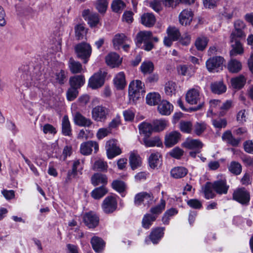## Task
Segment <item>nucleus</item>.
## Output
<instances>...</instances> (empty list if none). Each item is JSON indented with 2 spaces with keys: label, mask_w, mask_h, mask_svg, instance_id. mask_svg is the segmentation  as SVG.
<instances>
[{
  "label": "nucleus",
  "mask_w": 253,
  "mask_h": 253,
  "mask_svg": "<svg viewBox=\"0 0 253 253\" xmlns=\"http://www.w3.org/2000/svg\"><path fill=\"white\" fill-rule=\"evenodd\" d=\"M229 170L235 175H239L242 172V166L240 163L235 161H232L228 166Z\"/></svg>",
  "instance_id": "nucleus-50"
},
{
  "label": "nucleus",
  "mask_w": 253,
  "mask_h": 253,
  "mask_svg": "<svg viewBox=\"0 0 253 253\" xmlns=\"http://www.w3.org/2000/svg\"><path fill=\"white\" fill-rule=\"evenodd\" d=\"M213 183L208 182L203 187L202 190L204 194V197L206 199H213L215 196V194L213 191Z\"/></svg>",
  "instance_id": "nucleus-27"
},
{
  "label": "nucleus",
  "mask_w": 253,
  "mask_h": 253,
  "mask_svg": "<svg viewBox=\"0 0 253 253\" xmlns=\"http://www.w3.org/2000/svg\"><path fill=\"white\" fill-rule=\"evenodd\" d=\"M112 186L114 189L121 193L125 189V184L124 182L120 180H114L112 183Z\"/></svg>",
  "instance_id": "nucleus-60"
},
{
  "label": "nucleus",
  "mask_w": 253,
  "mask_h": 253,
  "mask_svg": "<svg viewBox=\"0 0 253 253\" xmlns=\"http://www.w3.org/2000/svg\"><path fill=\"white\" fill-rule=\"evenodd\" d=\"M233 199L242 205H248L250 201V194L244 188H238L233 194Z\"/></svg>",
  "instance_id": "nucleus-6"
},
{
  "label": "nucleus",
  "mask_w": 253,
  "mask_h": 253,
  "mask_svg": "<svg viewBox=\"0 0 253 253\" xmlns=\"http://www.w3.org/2000/svg\"><path fill=\"white\" fill-rule=\"evenodd\" d=\"M246 82V80L243 75H240L231 80L232 86L233 88L236 89H239L242 88L244 86Z\"/></svg>",
  "instance_id": "nucleus-33"
},
{
  "label": "nucleus",
  "mask_w": 253,
  "mask_h": 253,
  "mask_svg": "<svg viewBox=\"0 0 253 253\" xmlns=\"http://www.w3.org/2000/svg\"><path fill=\"white\" fill-rule=\"evenodd\" d=\"M83 218L84 224L89 228H95L99 223V217L91 211L85 213Z\"/></svg>",
  "instance_id": "nucleus-13"
},
{
  "label": "nucleus",
  "mask_w": 253,
  "mask_h": 253,
  "mask_svg": "<svg viewBox=\"0 0 253 253\" xmlns=\"http://www.w3.org/2000/svg\"><path fill=\"white\" fill-rule=\"evenodd\" d=\"M181 137L180 133L177 131H173L165 136V144L167 147H170L176 144Z\"/></svg>",
  "instance_id": "nucleus-15"
},
{
  "label": "nucleus",
  "mask_w": 253,
  "mask_h": 253,
  "mask_svg": "<svg viewBox=\"0 0 253 253\" xmlns=\"http://www.w3.org/2000/svg\"><path fill=\"white\" fill-rule=\"evenodd\" d=\"M224 60V58L221 56L209 58L206 63L208 70L211 72H217L219 69H221Z\"/></svg>",
  "instance_id": "nucleus-10"
},
{
  "label": "nucleus",
  "mask_w": 253,
  "mask_h": 253,
  "mask_svg": "<svg viewBox=\"0 0 253 253\" xmlns=\"http://www.w3.org/2000/svg\"><path fill=\"white\" fill-rule=\"evenodd\" d=\"M211 91L216 94H220L226 90V86L222 81L216 82L211 84Z\"/></svg>",
  "instance_id": "nucleus-36"
},
{
  "label": "nucleus",
  "mask_w": 253,
  "mask_h": 253,
  "mask_svg": "<svg viewBox=\"0 0 253 253\" xmlns=\"http://www.w3.org/2000/svg\"><path fill=\"white\" fill-rule=\"evenodd\" d=\"M213 126L217 128H222L226 127L227 121L224 119H214L212 121Z\"/></svg>",
  "instance_id": "nucleus-62"
},
{
  "label": "nucleus",
  "mask_w": 253,
  "mask_h": 253,
  "mask_svg": "<svg viewBox=\"0 0 253 253\" xmlns=\"http://www.w3.org/2000/svg\"><path fill=\"white\" fill-rule=\"evenodd\" d=\"M76 52L79 58L84 60V63H86L91 53V47L86 43L83 42L76 45Z\"/></svg>",
  "instance_id": "nucleus-7"
},
{
  "label": "nucleus",
  "mask_w": 253,
  "mask_h": 253,
  "mask_svg": "<svg viewBox=\"0 0 253 253\" xmlns=\"http://www.w3.org/2000/svg\"><path fill=\"white\" fill-rule=\"evenodd\" d=\"M140 133L145 135L146 137H149L154 131L152 124L143 122L139 125Z\"/></svg>",
  "instance_id": "nucleus-34"
},
{
  "label": "nucleus",
  "mask_w": 253,
  "mask_h": 253,
  "mask_svg": "<svg viewBox=\"0 0 253 253\" xmlns=\"http://www.w3.org/2000/svg\"><path fill=\"white\" fill-rule=\"evenodd\" d=\"M141 160L140 156L134 152H131L129 157V164L132 169L140 166Z\"/></svg>",
  "instance_id": "nucleus-41"
},
{
  "label": "nucleus",
  "mask_w": 253,
  "mask_h": 253,
  "mask_svg": "<svg viewBox=\"0 0 253 253\" xmlns=\"http://www.w3.org/2000/svg\"><path fill=\"white\" fill-rule=\"evenodd\" d=\"M149 6L156 12H159L162 9L161 1L160 0H153L149 2Z\"/></svg>",
  "instance_id": "nucleus-63"
},
{
  "label": "nucleus",
  "mask_w": 253,
  "mask_h": 253,
  "mask_svg": "<svg viewBox=\"0 0 253 253\" xmlns=\"http://www.w3.org/2000/svg\"><path fill=\"white\" fill-rule=\"evenodd\" d=\"M183 153V150L177 147L174 148L169 152L170 156L176 159H180Z\"/></svg>",
  "instance_id": "nucleus-61"
},
{
  "label": "nucleus",
  "mask_w": 253,
  "mask_h": 253,
  "mask_svg": "<svg viewBox=\"0 0 253 253\" xmlns=\"http://www.w3.org/2000/svg\"><path fill=\"white\" fill-rule=\"evenodd\" d=\"M72 162V169L68 171L67 177L65 179L66 183L70 182L73 178H75L77 176L78 173L80 174L82 173L84 160L76 159L73 160Z\"/></svg>",
  "instance_id": "nucleus-5"
},
{
  "label": "nucleus",
  "mask_w": 253,
  "mask_h": 253,
  "mask_svg": "<svg viewBox=\"0 0 253 253\" xmlns=\"http://www.w3.org/2000/svg\"><path fill=\"white\" fill-rule=\"evenodd\" d=\"M143 144L147 147H152L154 146L160 147L162 145V142L160 138L155 136L150 138L145 137L143 138Z\"/></svg>",
  "instance_id": "nucleus-29"
},
{
  "label": "nucleus",
  "mask_w": 253,
  "mask_h": 253,
  "mask_svg": "<svg viewBox=\"0 0 253 253\" xmlns=\"http://www.w3.org/2000/svg\"><path fill=\"white\" fill-rule=\"evenodd\" d=\"M208 42V40L206 37H202L198 38L195 42V46L199 50H203Z\"/></svg>",
  "instance_id": "nucleus-55"
},
{
  "label": "nucleus",
  "mask_w": 253,
  "mask_h": 253,
  "mask_svg": "<svg viewBox=\"0 0 253 253\" xmlns=\"http://www.w3.org/2000/svg\"><path fill=\"white\" fill-rule=\"evenodd\" d=\"M145 92L144 84L141 81H133L129 84L128 96L130 101L135 103Z\"/></svg>",
  "instance_id": "nucleus-1"
},
{
  "label": "nucleus",
  "mask_w": 253,
  "mask_h": 253,
  "mask_svg": "<svg viewBox=\"0 0 253 253\" xmlns=\"http://www.w3.org/2000/svg\"><path fill=\"white\" fill-rule=\"evenodd\" d=\"M55 80L60 84H64L67 81L66 73L65 71L61 70L58 73H56Z\"/></svg>",
  "instance_id": "nucleus-59"
},
{
  "label": "nucleus",
  "mask_w": 253,
  "mask_h": 253,
  "mask_svg": "<svg viewBox=\"0 0 253 253\" xmlns=\"http://www.w3.org/2000/svg\"><path fill=\"white\" fill-rule=\"evenodd\" d=\"M86 21L91 27H95L99 23V15L96 13H92Z\"/></svg>",
  "instance_id": "nucleus-56"
},
{
  "label": "nucleus",
  "mask_w": 253,
  "mask_h": 253,
  "mask_svg": "<svg viewBox=\"0 0 253 253\" xmlns=\"http://www.w3.org/2000/svg\"><path fill=\"white\" fill-rule=\"evenodd\" d=\"M109 113V109L102 106H97L92 110V118L95 121L103 122L106 119Z\"/></svg>",
  "instance_id": "nucleus-9"
},
{
  "label": "nucleus",
  "mask_w": 253,
  "mask_h": 253,
  "mask_svg": "<svg viewBox=\"0 0 253 253\" xmlns=\"http://www.w3.org/2000/svg\"><path fill=\"white\" fill-rule=\"evenodd\" d=\"M228 69L232 73H237L242 69L241 63L236 59H231L228 64Z\"/></svg>",
  "instance_id": "nucleus-45"
},
{
  "label": "nucleus",
  "mask_w": 253,
  "mask_h": 253,
  "mask_svg": "<svg viewBox=\"0 0 253 253\" xmlns=\"http://www.w3.org/2000/svg\"><path fill=\"white\" fill-rule=\"evenodd\" d=\"M92 148L94 149V152L96 153L99 149L98 143L94 141H88L82 143L80 145V152L84 155L87 156L91 154Z\"/></svg>",
  "instance_id": "nucleus-12"
},
{
  "label": "nucleus",
  "mask_w": 253,
  "mask_h": 253,
  "mask_svg": "<svg viewBox=\"0 0 253 253\" xmlns=\"http://www.w3.org/2000/svg\"><path fill=\"white\" fill-rule=\"evenodd\" d=\"M105 60L107 65L111 67L118 66L122 62V60L120 58L119 55L114 52L109 53L106 56Z\"/></svg>",
  "instance_id": "nucleus-21"
},
{
  "label": "nucleus",
  "mask_w": 253,
  "mask_h": 253,
  "mask_svg": "<svg viewBox=\"0 0 253 253\" xmlns=\"http://www.w3.org/2000/svg\"><path fill=\"white\" fill-rule=\"evenodd\" d=\"M114 82L118 89H123L126 85L125 76L124 72L118 73L114 79Z\"/></svg>",
  "instance_id": "nucleus-37"
},
{
  "label": "nucleus",
  "mask_w": 253,
  "mask_h": 253,
  "mask_svg": "<svg viewBox=\"0 0 253 253\" xmlns=\"http://www.w3.org/2000/svg\"><path fill=\"white\" fill-rule=\"evenodd\" d=\"M149 165L152 169H155L162 165V158L159 152L152 153L149 157Z\"/></svg>",
  "instance_id": "nucleus-18"
},
{
  "label": "nucleus",
  "mask_w": 253,
  "mask_h": 253,
  "mask_svg": "<svg viewBox=\"0 0 253 253\" xmlns=\"http://www.w3.org/2000/svg\"><path fill=\"white\" fill-rule=\"evenodd\" d=\"M74 123L80 126L88 127L92 124L90 119L86 118L80 112H76L74 115Z\"/></svg>",
  "instance_id": "nucleus-17"
},
{
  "label": "nucleus",
  "mask_w": 253,
  "mask_h": 253,
  "mask_svg": "<svg viewBox=\"0 0 253 253\" xmlns=\"http://www.w3.org/2000/svg\"><path fill=\"white\" fill-rule=\"evenodd\" d=\"M161 100L160 95L157 92H151L148 93L146 97L147 104L151 106L157 105Z\"/></svg>",
  "instance_id": "nucleus-35"
},
{
  "label": "nucleus",
  "mask_w": 253,
  "mask_h": 253,
  "mask_svg": "<svg viewBox=\"0 0 253 253\" xmlns=\"http://www.w3.org/2000/svg\"><path fill=\"white\" fill-rule=\"evenodd\" d=\"M179 128L181 131L190 133L193 129V126L190 121H181L179 124Z\"/></svg>",
  "instance_id": "nucleus-54"
},
{
  "label": "nucleus",
  "mask_w": 253,
  "mask_h": 253,
  "mask_svg": "<svg viewBox=\"0 0 253 253\" xmlns=\"http://www.w3.org/2000/svg\"><path fill=\"white\" fill-rule=\"evenodd\" d=\"M172 109L173 106L166 100H163L158 107V111L163 115H169Z\"/></svg>",
  "instance_id": "nucleus-24"
},
{
  "label": "nucleus",
  "mask_w": 253,
  "mask_h": 253,
  "mask_svg": "<svg viewBox=\"0 0 253 253\" xmlns=\"http://www.w3.org/2000/svg\"><path fill=\"white\" fill-rule=\"evenodd\" d=\"M177 87L175 83L169 81L166 83L165 85V93L168 96H172L176 94Z\"/></svg>",
  "instance_id": "nucleus-42"
},
{
  "label": "nucleus",
  "mask_w": 253,
  "mask_h": 253,
  "mask_svg": "<svg viewBox=\"0 0 253 253\" xmlns=\"http://www.w3.org/2000/svg\"><path fill=\"white\" fill-rule=\"evenodd\" d=\"M222 139L233 146H238L240 141V139L233 137L230 131L225 132L222 136Z\"/></svg>",
  "instance_id": "nucleus-31"
},
{
  "label": "nucleus",
  "mask_w": 253,
  "mask_h": 253,
  "mask_svg": "<svg viewBox=\"0 0 253 253\" xmlns=\"http://www.w3.org/2000/svg\"><path fill=\"white\" fill-rule=\"evenodd\" d=\"M75 36L78 40H83L87 33L84 24H79L75 27Z\"/></svg>",
  "instance_id": "nucleus-40"
},
{
  "label": "nucleus",
  "mask_w": 253,
  "mask_h": 253,
  "mask_svg": "<svg viewBox=\"0 0 253 253\" xmlns=\"http://www.w3.org/2000/svg\"><path fill=\"white\" fill-rule=\"evenodd\" d=\"M108 0H96L95 2V6L98 11L101 13H104L108 7Z\"/></svg>",
  "instance_id": "nucleus-47"
},
{
  "label": "nucleus",
  "mask_w": 253,
  "mask_h": 253,
  "mask_svg": "<svg viewBox=\"0 0 253 253\" xmlns=\"http://www.w3.org/2000/svg\"><path fill=\"white\" fill-rule=\"evenodd\" d=\"M92 248L97 253H102L105 246V243L103 240L97 236H94L90 241Z\"/></svg>",
  "instance_id": "nucleus-22"
},
{
  "label": "nucleus",
  "mask_w": 253,
  "mask_h": 253,
  "mask_svg": "<svg viewBox=\"0 0 253 253\" xmlns=\"http://www.w3.org/2000/svg\"><path fill=\"white\" fill-rule=\"evenodd\" d=\"M156 22V18L152 13H144L141 16V23L144 26L150 27L153 26Z\"/></svg>",
  "instance_id": "nucleus-32"
},
{
  "label": "nucleus",
  "mask_w": 253,
  "mask_h": 253,
  "mask_svg": "<svg viewBox=\"0 0 253 253\" xmlns=\"http://www.w3.org/2000/svg\"><path fill=\"white\" fill-rule=\"evenodd\" d=\"M164 227L153 229L150 235V239L153 244H157L164 235Z\"/></svg>",
  "instance_id": "nucleus-25"
},
{
  "label": "nucleus",
  "mask_w": 253,
  "mask_h": 253,
  "mask_svg": "<svg viewBox=\"0 0 253 253\" xmlns=\"http://www.w3.org/2000/svg\"><path fill=\"white\" fill-rule=\"evenodd\" d=\"M107 193L106 188L100 186L94 189L91 192L92 197L95 199H99L103 197Z\"/></svg>",
  "instance_id": "nucleus-51"
},
{
  "label": "nucleus",
  "mask_w": 253,
  "mask_h": 253,
  "mask_svg": "<svg viewBox=\"0 0 253 253\" xmlns=\"http://www.w3.org/2000/svg\"><path fill=\"white\" fill-rule=\"evenodd\" d=\"M153 35L150 31H140L137 34L136 40L138 43H143L142 48L146 51H150L154 47L152 42Z\"/></svg>",
  "instance_id": "nucleus-3"
},
{
  "label": "nucleus",
  "mask_w": 253,
  "mask_h": 253,
  "mask_svg": "<svg viewBox=\"0 0 253 253\" xmlns=\"http://www.w3.org/2000/svg\"><path fill=\"white\" fill-rule=\"evenodd\" d=\"M206 128V124L203 122H197L193 126V132L198 136L201 135Z\"/></svg>",
  "instance_id": "nucleus-48"
},
{
  "label": "nucleus",
  "mask_w": 253,
  "mask_h": 253,
  "mask_svg": "<svg viewBox=\"0 0 253 253\" xmlns=\"http://www.w3.org/2000/svg\"><path fill=\"white\" fill-rule=\"evenodd\" d=\"M230 42H232V49L230 51V54L231 56H235L237 54H241L244 52V49L240 42L238 39H235L232 41L230 39Z\"/></svg>",
  "instance_id": "nucleus-20"
},
{
  "label": "nucleus",
  "mask_w": 253,
  "mask_h": 253,
  "mask_svg": "<svg viewBox=\"0 0 253 253\" xmlns=\"http://www.w3.org/2000/svg\"><path fill=\"white\" fill-rule=\"evenodd\" d=\"M166 204V202L165 200L163 199H161L160 204L151 208L150 212L152 213V214L157 216V215L161 214L165 210Z\"/></svg>",
  "instance_id": "nucleus-44"
},
{
  "label": "nucleus",
  "mask_w": 253,
  "mask_h": 253,
  "mask_svg": "<svg viewBox=\"0 0 253 253\" xmlns=\"http://www.w3.org/2000/svg\"><path fill=\"white\" fill-rule=\"evenodd\" d=\"M85 83L84 77L83 75H76L70 77L69 84L71 86L80 88Z\"/></svg>",
  "instance_id": "nucleus-26"
},
{
  "label": "nucleus",
  "mask_w": 253,
  "mask_h": 253,
  "mask_svg": "<svg viewBox=\"0 0 253 253\" xmlns=\"http://www.w3.org/2000/svg\"><path fill=\"white\" fill-rule=\"evenodd\" d=\"M246 28L245 23L240 20H237L235 21L234 24V30L232 31L230 35V39L232 41L235 39L242 38L246 37L244 30Z\"/></svg>",
  "instance_id": "nucleus-8"
},
{
  "label": "nucleus",
  "mask_w": 253,
  "mask_h": 253,
  "mask_svg": "<svg viewBox=\"0 0 253 253\" xmlns=\"http://www.w3.org/2000/svg\"><path fill=\"white\" fill-rule=\"evenodd\" d=\"M213 190L218 194H226L228 192L229 186L227 184L225 178L216 180L213 183Z\"/></svg>",
  "instance_id": "nucleus-14"
},
{
  "label": "nucleus",
  "mask_w": 253,
  "mask_h": 253,
  "mask_svg": "<svg viewBox=\"0 0 253 253\" xmlns=\"http://www.w3.org/2000/svg\"><path fill=\"white\" fill-rule=\"evenodd\" d=\"M152 126L154 131L159 132L163 130L167 126V121L165 120H156L153 122Z\"/></svg>",
  "instance_id": "nucleus-46"
},
{
  "label": "nucleus",
  "mask_w": 253,
  "mask_h": 253,
  "mask_svg": "<svg viewBox=\"0 0 253 253\" xmlns=\"http://www.w3.org/2000/svg\"><path fill=\"white\" fill-rule=\"evenodd\" d=\"M128 41V39L124 34H116L113 40V43L115 48H119V46L127 42Z\"/></svg>",
  "instance_id": "nucleus-38"
},
{
  "label": "nucleus",
  "mask_w": 253,
  "mask_h": 253,
  "mask_svg": "<svg viewBox=\"0 0 253 253\" xmlns=\"http://www.w3.org/2000/svg\"><path fill=\"white\" fill-rule=\"evenodd\" d=\"M107 73L104 70H100L94 73L89 79L88 86L93 89L101 87L104 84L105 78Z\"/></svg>",
  "instance_id": "nucleus-4"
},
{
  "label": "nucleus",
  "mask_w": 253,
  "mask_h": 253,
  "mask_svg": "<svg viewBox=\"0 0 253 253\" xmlns=\"http://www.w3.org/2000/svg\"><path fill=\"white\" fill-rule=\"evenodd\" d=\"M68 64L69 68L73 74L80 73L83 70L82 64L73 58L69 59Z\"/></svg>",
  "instance_id": "nucleus-39"
},
{
  "label": "nucleus",
  "mask_w": 253,
  "mask_h": 253,
  "mask_svg": "<svg viewBox=\"0 0 253 253\" xmlns=\"http://www.w3.org/2000/svg\"><path fill=\"white\" fill-rule=\"evenodd\" d=\"M126 5L122 0H114L111 4L112 10L115 12H120L125 8Z\"/></svg>",
  "instance_id": "nucleus-53"
},
{
  "label": "nucleus",
  "mask_w": 253,
  "mask_h": 253,
  "mask_svg": "<svg viewBox=\"0 0 253 253\" xmlns=\"http://www.w3.org/2000/svg\"><path fill=\"white\" fill-rule=\"evenodd\" d=\"M157 218V216L152 214L147 213L144 215L142 221V225L143 227L148 229L151 226L153 221Z\"/></svg>",
  "instance_id": "nucleus-43"
},
{
  "label": "nucleus",
  "mask_w": 253,
  "mask_h": 253,
  "mask_svg": "<svg viewBox=\"0 0 253 253\" xmlns=\"http://www.w3.org/2000/svg\"><path fill=\"white\" fill-rule=\"evenodd\" d=\"M186 100L190 104H197L195 107H192V111H197L201 109L204 105V100L202 95L200 94L198 90L192 88L188 91L186 95Z\"/></svg>",
  "instance_id": "nucleus-2"
},
{
  "label": "nucleus",
  "mask_w": 253,
  "mask_h": 253,
  "mask_svg": "<svg viewBox=\"0 0 253 253\" xmlns=\"http://www.w3.org/2000/svg\"><path fill=\"white\" fill-rule=\"evenodd\" d=\"M194 14L193 12L188 9L183 10L179 15V20L182 25L186 26L189 25L192 21Z\"/></svg>",
  "instance_id": "nucleus-16"
},
{
  "label": "nucleus",
  "mask_w": 253,
  "mask_h": 253,
  "mask_svg": "<svg viewBox=\"0 0 253 253\" xmlns=\"http://www.w3.org/2000/svg\"><path fill=\"white\" fill-rule=\"evenodd\" d=\"M62 133L65 136L72 135V128L68 118L66 115L64 116L62 120Z\"/></svg>",
  "instance_id": "nucleus-28"
},
{
  "label": "nucleus",
  "mask_w": 253,
  "mask_h": 253,
  "mask_svg": "<svg viewBox=\"0 0 253 253\" xmlns=\"http://www.w3.org/2000/svg\"><path fill=\"white\" fill-rule=\"evenodd\" d=\"M107 168L108 165L107 162L101 159L96 161L92 167L93 170L101 171H107Z\"/></svg>",
  "instance_id": "nucleus-52"
},
{
  "label": "nucleus",
  "mask_w": 253,
  "mask_h": 253,
  "mask_svg": "<svg viewBox=\"0 0 253 253\" xmlns=\"http://www.w3.org/2000/svg\"><path fill=\"white\" fill-rule=\"evenodd\" d=\"M117 201L116 198L112 196L106 197L104 200L102 208L106 213H111L116 211L117 208Z\"/></svg>",
  "instance_id": "nucleus-11"
},
{
  "label": "nucleus",
  "mask_w": 253,
  "mask_h": 253,
  "mask_svg": "<svg viewBox=\"0 0 253 253\" xmlns=\"http://www.w3.org/2000/svg\"><path fill=\"white\" fill-rule=\"evenodd\" d=\"M188 172V170L183 167H177L170 170L171 176L174 178H180L184 177Z\"/></svg>",
  "instance_id": "nucleus-30"
},
{
  "label": "nucleus",
  "mask_w": 253,
  "mask_h": 253,
  "mask_svg": "<svg viewBox=\"0 0 253 253\" xmlns=\"http://www.w3.org/2000/svg\"><path fill=\"white\" fill-rule=\"evenodd\" d=\"M154 69L153 63L150 61L143 62L140 66L141 71L144 74L151 73Z\"/></svg>",
  "instance_id": "nucleus-49"
},
{
  "label": "nucleus",
  "mask_w": 253,
  "mask_h": 253,
  "mask_svg": "<svg viewBox=\"0 0 253 253\" xmlns=\"http://www.w3.org/2000/svg\"><path fill=\"white\" fill-rule=\"evenodd\" d=\"M203 145V143L199 140L192 138L187 139L182 144L184 147L188 149L200 150Z\"/></svg>",
  "instance_id": "nucleus-19"
},
{
  "label": "nucleus",
  "mask_w": 253,
  "mask_h": 253,
  "mask_svg": "<svg viewBox=\"0 0 253 253\" xmlns=\"http://www.w3.org/2000/svg\"><path fill=\"white\" fill-rule=\"evenodd\" d=\"M122 153V151L120 147L117 145L113 149H111L107 153V157L109 159H111L116 156L120 155Z\"/></svg>",
  "instance_id": "nucleus-64"
},
{
  "label": "nucleus",
  "mask_w": 253,
  "mask_h": 253,
  "mask_svg": "<svg viewBox=\"0 0 253 253\" xmlns=\"http://www.w3.org/2000/svg\"><path fill=\"white\" fill-rule=\"evenodd\" d=\"M91 180L94 186L101 184L104 186L108 182V178L106 175L100 173H96L93 174L91 177Z\"/></svg>",
  "instance_id": "nucleus-23"
},
{
  "label": "nucleus",
  "mask_w": 253,
  "mask_h": 253,
  "mask_svg": "<svg viewBox=\"0 0 253 253\" xmlns=\"http://www.w3.org/2000/svg\"><path fill=\"white\" fill-rule=\"evenodd\" d=\"M167 33L173 41H176L180 37V33L178 29L175 27H169L167 29Z\"/></svg>",
  "instance_id": "nucleus-57"
},
{
  "label": "nucleus",
  "mask_w": 253,
  "mask_h": 253,
  "mask_svg": "<svg viewBox=\"0 0 253 253\" xmlns=\"http://www.w3.org/2000/svg\"><path fill=\"white\" fill-rule=\"evenodd\" d=\"M78 88L70 86L66 92L67 99L68 101H73L78 96Z\"/></svg>",
  "instance_id": "nucleus-58"
}]
</instances>
